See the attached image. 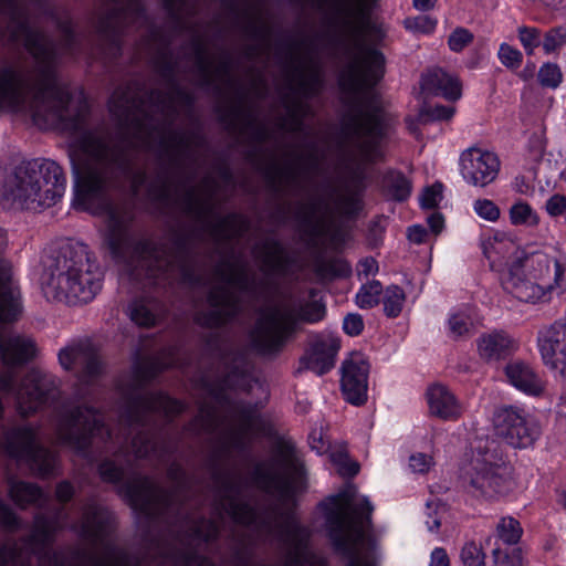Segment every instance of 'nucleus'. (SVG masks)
Returning <instances> with one entry per match:
<instances>
[{"label":"nucleus","mask_w":566,"mask_h":566,"mask_svg":"<svg viewBox=\"0 0 566 566\" xmlns=\"http://www.w3.org/2000/svg\"><path fill=\"white\" fill-rule=\"evenodd\" d=\"M198 9L199 0H99L94 27L103 54L119 56L129 24L147 27L142 45L165 86L149 90L136 80L117 87L108 102L113 129L92 125L86 98L72 99L56 76L57 48L31 14L57 19L49 0H3L10 40L22 42L35 61L34 70L3 67V112L28 114L41 129L74 136L73 205L107 216L103 249L135 280L161 287L203 285L198 244L208 237L218 249H231L214 266L220 283L212 287H259L231 247L250 230V220L218 214L220 182L211 174L192 185L205 139L195 126L174 127L180 113L195 123V97L180 78L191 76L218 97L234 85L232 55L221 50L214 59L189 21Z\"/></svg>","instance_id":"1"},{"label":"nucleus","mask_w":566,"mask_h":566,"mask_svg":"<svg viewBox=\"0 0 566 566\" xmlns=\"http://www.w3.org/2000/svg\"><path fill=\"white\" fill-rule=\"evenodd\" d=\"M61 367L73 371L78 381L75 402L64 407L57 417L56 434L60 442L88 460H93L91 447L96 439L109 451L119 450L115 459H105L98 467L103 481L117 483L124 479L126 464H130L123 444L136 431L132 451L136 458L154 454L159 461L177 449L165 426L184 410L180 401L163 392H149L146 386L163 370L177 365L174 349L150 357H139L132 371L117 381L119 394L118 419L120 432L113 437L106 428L99 409L86 401L84 386L94 385L104 371L98 348L90 338L71 340L57 353Z\"/></svg>","instance_id":"2"},{"label":"nucleus","mask_w":566,"mask_h":566,"mask_svg":"<svg viewBox=\"0 0 566 566\" xmlns=\"http://www.w3.org/2000/svg\"><path fill=\"white\" fill-rule=\"evenodd\" d=\"M327 4L338 32L331 44L346 64L338 85L345 94L346 109L340 119L338 146L352 160L376 163L381 158L379 142L384 135L381 109L363 96L385 74V56L364 42L365 20L377 0H321Z\"/></svg>","instance_id":"3"},{"label":"nucleus","mask_w":566,"mask_h":566,"mask_svg":"<svg viewBox=\"0 0 566 566\" xmlns=\"http://www.w3.org/2000/svg\"><path fill=\"white\" fill-rule=\"evenodd\" d=\"M69 523L61 506L52 516L38 514L31 534L21 543L0 548V566H144L147 556H135L116 546L112 534L115 516L95 502L87 503L81 521L72 524L90 547H73L53 552L50 547L54 533Z\"/></svg>","instance_id":"4"},{"label":"nucleus","mask_w":566,"mask_h":566,"mask_svg":"<svg viewBox=\"0 0 566 566\" xmlns=\"http://www.w3.org/2000/svg\"><path fill=\"white\" fill-rule=\"evenodd\" d=\"M220 122L231 133L244 138L249 145L247 157L258 165L269 188L276 195L300 192L305 190V182L311 176L321 172L322 159L317 154V145L311 142L308 151L296 156L295 164L281 165L274 159L261 163L266 149L264 144L275 142L274 130L260 119L259 107L250 101L249 93L242 88L237 92V99L226 106L218 107Z\"/></svg>","instance_id":"5"},{"label":"nucleus","mask_w":566,"mask_h":566,"mask_svg":"<svg viewBox=\"0 0 566 566\" xmlns=\"http://www.w3.org/2000/svg\"><path fill=\"white\" fill-rule=\"evenodd\" d=\"M42 264V284L55 300L86 304L102 287L103 271L83 243L60 244L44 256Z\"/></svg>","instance_id":"6"},{"label":"nucleus","mask_w":566,"mask_h":566,"mask_svg":"<svg viewBox=\"0 0 566 566\" xmlns=\"http://www.w3.org/2000/svg\"><path fill=\"white\" fill-rule=\"evenodd\" d=\"M36 355L35 342L24 335L0 336V357L4 369L0 371V392L15 394L17 410L21 417H28L60 398V380L50 373L31 369L22 378L15 390L17 373L20 367Z\"/></svg>","instance_id":"7"},{"label":"nucleus","mask_w":566,"mask_h":566,"mask_svg":"<svg viewBox=\"0 0 566 566\" xmlns=\"http://www.w3.org/2000/svg\"><path fill=\"white\" fill-rule=\"evenodd\" d=\"M65 184L60 165L36 158L15 167L4 180L3 195L27 209L36 210L55 205L64 193Z\"/></svg>","instance_id":"8"},{"label":"nucleus","mask_w":566,"mask_h":566,"mask_svg":"<svg viewBox=\"0 0 566 566\" xmlns=\"http://www.w3.org/2000/svg\"><path fill=\"white\" fill-rule=\"evenodd\" d=\"M325 314V305L317 300L305 303L298 312L279 305L260 307L250 333L251 343L262 355L275 354L282 349L297 322L316 323L323 319Z\"/></svg>","instance_id":"9"},{"label":"nucleus","mask_w":566,"mask_h":566,"mask_svg":"<svg viewBox=\"0 0 566 566\" xmlns=\"http://www.w3.org/2000/svg\"><path fill=\"white\" fill-rule=\"evenodd\" d=\"M365 182L360 175L352 176L334 198V207L323 197H312L298 201L295 206V219L305 231L313 235L324 233L335 214L348 219L355 218L363 209Z\"/></svg>","instance_id":"10"},{"label":"nucleus","mask_w":566,"mask_h":566,"mask_svg":"<svg viewBox=\"0 0 566 566\" xmlns=\"http://www.w3.org/2000/svg\"><path fill=\"white\" fill-rule=\"evenodd\" d=\"M321 87L322 78L317 70L294 65L287 76L286 90L281 93L285 114L277 117V128L292 134L304 133V120L312 115V107L305 98L318 94Z\"/></svg>","instance_id":"11"},{"label":"nucleus","mask_w":566,"mask_h":566,"mask_svg":"<svg viewBox=\"0 0 566 566\" xmlns=\"http://www.w3.org/2000/svg\"><path fill=\"white\" fill-rule=\"evenodd\" d=\"M233 28L251 40L243 48V56L249 61L269 57L271 50V25L264 20L262 6L258 0H221Z\"/></svg>","instance_id":"12"},{"label":"nucleus","mask_w":566,"mask_h":566,"mask_svg":"<svg viewBox=\"0 0 566 566\" xmlns=\"http://www.w3.org/2000/svg\"><path fill=\"white\" fill-rule=\"evenodd\" d=\"M3 444L9 457L27 465L34 475L49 478L54 474L56 457L40 444L34 428L22 426L8 430Z\"/></svg>","instance_id":"13"},{"label":"nucleus","mask_w":566,"mask_h":566,"mask_svg":"<svg viewBox=\"0 0 566 566\" xmlns=\"http://www.w3.org/2000/svg\"><path fill=\"white\" fill-rule=\"evenodd\" d=\"M460 480L469 494L485 500L505 496L515 488L509 467L490 463L483 459L473 460L462 471Z\"/></svg>","instance_id":"14"},{"label":"nucleus","mask_w":566,"mask_h":566,"mask_svg":"<svg viewBox=\"0 0 566 566\" xmlns=\"http://www.w3.org/2000/svg\"><path fill=\"white\" fill-rule=\"evenodd\" d=\"M495 434L513 448H527L535 440V431L530 427L524 410L504 406L493 413Z\"/></svg>","instance_id":"15"},{"label":"nucleus","mask_w":566,"mask_h":566,"mask_svg":"<svg viewBox=\"0 0 566 566\" xmlns=\"http://www.w3.org/2000/svg\"><path fill=\"white\" fill-rule=\"evenodd\" d=\"M461 175L475 187H485L493 182L499 174L497 156L480 148H469L460 157Z\"/></svg>","instance_id":"16"},{"label":"nucleus","mask_w":566,"mask_h":566,"mask_svg":"<svg viewBox=\"0 0 566 566\" xmlns=\"http://www.w3.org/2000/svg\"><path fill=\"white\" fill-rule=\"evenodd\" d=\"M369 365L360 354L354 353L342 366V391L345 399L356 406L367 400Z\"/></svg>","instance_id":"17"},{"label":"nucleus","mask_w":566,"mask_h":566,"mask_svg":"<svg viewBox=\"0 0 566 566\" xmlns=\"http://www.w3.org/2000/svg\"><path fill=\"white\" fill-rule=\"evenodd\" d=\"M538 347L544 365L566 378V324L554 323L538 338Z\"/></svg>","instance_id":"18"},{"label":"nucleus","mask_w":566,"mask_h":566,"mask_svg":"<svg viewBox=\"0 0 566 566\" xmlns=\"http://www.w3.org/2000/svg\"><path fill=\"white\" fill-rule=\"evenodd\" d=\"M525 272L520 269V262H512L507 273L502 279L503 289L521 302L535 303L547 301L544 284L541 281L525 277Z\"/></svg>","instance_id":"19"},{"label":"nucleus","mask_w":566,"mask_h":566,"mask_svg":"<svg viewBox=\"0 0 566 566\" xmlns=\"http://www.w3.org/2000/svg\"><path fill=\"white\" fill-rule=\"evenodd\" d=\"M429 415L443 421L458 420L463 412L454 394L442 384H432L426 391Z\"/></svg>","instance_id":"20"},{"label":"nucleus","mask_w":566,"mask_h":566,"mask_svg":"<svg viewBox=\"0 0 566 566\" xmlns=\"http://www.w3.org/2000/svg\"><path fill=\"white\" fill-rule=\"evenodd\" d=\"M420 88L426 95L443 96L448 101H457L462 94L459 78L440 67L428 70L422 74Z\"/></svg>","instance_id":"21"},{"label":"nucleus","mask_w":566,"mask_h":566,"mask_svg":"<svg viewBox=\"0 0 566 566\" xmlns=\"http://www.w3.org/2000/svg\"><path fill=\"white\" fill-rule=\"evenodd\" d=\"M505 375L512 386L527 395L539 396L544 391V381L525 361H510L505 367Z\"/></svg>","instance_id":"22"},{"label":"nucleus","mask_w":566,"mask_h":566,"mask_svg":"<svg viewBox=\"0 0 566 566\" xmlns=\"http://www.w3.org/2000/svg\"><path fill=\"white\" fill-rule=\"evenodd\" d=\"M253 254L261 262V269L265 273L282 272L289 265V258L282 243L273 238H266L256 244Z\"/></svg>","instance_id":"23"},{"label":"nucleus","mask_w":566,"mask_h":566,"mask_svg":"<svg viewBox=\"0 0 566 566\" xmlns=\"http://www.w3.org/2000/svg\"><path fill=\"white\" fill-rule=\"evenodd\" d=\"M514 349V339L503 331L483 334L478 340L479 354L482 359L488 361L503 359Z\"/></svg>","instance_id":"24"},{"label":"nucleus","mask_w":566,"mask_h":566,"mask_svg":"<svg viewBox=\"0 0 566 566\" xmlns=\"http://www.w3.org/2000/svg\"><path fill=\"white\" fill-rule=\"evenodd\" d=\"M482 250L484 256L490 261L491 268L506 265L507 270L510 264L522 253V250L514 241L507 238H490L482 242Z\"/></svg>","instance_id":"25"},{"label":"nucleus","mask_w":566,"mask_h":566,"mask_svg":"<svg viewBox=\"0 0 566 566\" xmlns=\"http://www.w3.org/2000/svg\"><path fill=\"white\" fill-rule=\"evenodd\" d=\"M166 313L165 303L156 297H140L129 306L132 321L143 327L155 326Z\"/></svg>","instance_id":"26"},{"label":"nucleus","mask_w":566,"mask_h":566,"mask_svg":"<svg viewBox=\"0 0 566 566\" xmlns=\"http://www.w3.org/2000/svg\"><path fill=\"white\" fill-rule=\"evenodd\" d=\"M338 349L339 344L336 340H323L314 344L310 355L304 359L306 369L319 376L326 374L334 367Z\"/></svg>","instance_id":"27"},{"label":"nucleus","mask_w":566,"mask_h":566,"mask_svg":"<svg viewBox=\"0 0 566 566\" xmlns=\"http://www.w3.org/2000/svg\"><path fill=\"white\" fill-rule=\"evenodd\" d=\"M512 262H520V269L536 280L544 281L545 276L549 274L551 264L553 260L543 252H533L531 254H526L523 250L518 258L514 259Z\"/></svg>","instance_id":"28"},{"label":"nucleus","mask_w":566,"mask_h":566,"mask_svg":"<svg viewBox=\"0 0 566 566\" xmlns=\"http://www.w3.org/2000/svg\"><path fill=\"white\" fill-rule=\"evenodd\" d=\"M314 272L321 280L332 281L348 276L352 273V268L347 261L340 258H319L314 262Z\"/></svg>","instance_id":"29"},{"label":"nucleus","mask_w":566,"mask_h":566,"mask_svg":"<svg viewBox=\"0 0 566 566\" xmlns=\"http://www.w3.org/2000/svg\"><path fill=\"white\" fill-rule=\"evenodd\" d=\"M9 494L12 501L20 507L38 503L42 500V490L33 483L23 481H10Z\"/></svg>","instance_id":"30"},{"label":"nucleus","mask_w":566,"mask_h":566,"mask_svg":"<svg viewBox=\"0 0 566 566\" xmlns=\"http://www.w3.org/2000/svg\"><path fill=\"white\" fill-rule=\"evenodd\" d=\"M382 182L391 198L397 201H405L411 193V181L401 171L389 170Z\"/></svg>","instance_id":"31"},{"label":"nucleus","mask_w":566,"mask_h":566,"mask_svg":"<svg viewBox=\"0 0 566 566\" xmlns=\"http://www.w3.org/2000/svg\"><path fill=\"white\" fill-rule=\"evenodd\" d=\"M499 538L507 545H515L521 539L523 528L520 522L511 516L502 517L496 526Z\"/></svg>","instance_id":"32"},{"label":"nucleus","mask_w":566,"mask_h":566,"mask_svg":"<svg viewBox=\"0 0 566 566\" xmlns=\"http://www.w3.org/2000/svg\"><path fill=\"white\" fill-rule=\"evenodd\" d=\"M510 220L514 226L533 227L538 223L537 214L528 203L523 201H518L511 207Z\"/></svg>","instance_id":"33"},{"label":"nucleus","mask_w":566,"mask_h":566,"mask_svg":"<svg viewBox=\"0 0 566 566\" xmlns=\"http://www.w3.org/2000/svg\"><path fill=\"white\" fill-rule=\"evenodd\" d=\"M382 286L379 281L364 284L356 295V303L360 308H371L379 303Z\"/></svg>","instance_id":"34"},{"label":"nucleus","mask_w":566,"mask_h":566,"mask_svg":"<svg viewBox=\"0 0 566 566\" xmlns=\"http://www.w3.org/2000/svg\"><path fill=\"white\" fill-rule=\"evenodd\" d=\"M405 301L403 290L399 286H390L386 290L384 297V311L387 316L396 317L399 315Z\"/></svg>","instance_id":"35"},{"label":"nucleus","mask_w":566,"mask_h":566,"mask_svg":"<svg viewBox=\"0 0 566 566\" xmlns=\"http://www.w3.org/2000/svg\"><path fill=\"white\" fill-rule=\"evenodd\" d=\"M449 331L453 339L470 336L473 331V322L471 317L463 313L453 314L449 318Z\"/></svg>","instance_id":"36"},{"label":"nucleus","mask_w":566,"mask_h":566,"mask_svg":"<svg viewBox=\"0 0 566 566\" xmlns=\"http://www.w3.org/2000/svg\"><path fill=\"white\" fill-rule=\"evenodd\" d=\"M538 82L544 87L556 88L563 80L559 66L555 63H545L537 73Z\"/></svg>","instance_id":"37"},{"label":"nucleus","mask_w":566,"mask_h":566,"mask_svg":"<svg viewBox=\"0 0 566 566\" xmlns=\"http://www.w3.org/2000/svg\"><path fill=\"white\" fill-rule=\"evenodd\" d=\"M447 512V506L441 501H431L427 503L426 511L423 513L430 532L438 531L441 525V520Z\"/></svg>","instance_id":"38"},{"label":"nucleus","mask_w":566,"mask_h":566,"mask_svg":"<svg viewBox=\"0 0 566 566\" xmlns=\"http://www.w3.org/2000/svg\"><path fill=\"white\" fill-rule=\"evenodd\" d=\"M453 107L436 105L434 107H423L420 109L417 122L419 124H428L432 120L450 119L454 114Z\"/></svg>","instance_id":"39"},{"label":"nucleus","mask_w":566,"mask_h":566,"mask_svg":"<svg viewBox=\"0 0 566 566\" xmlns=\"http://www.w3.org/2000/svg\"><path fill=\"white\" fill-rule=\"evenodd\" d=\"M566 44V29L564 27H555L548 30L543 40V50L549 54L558 51Z\"/></svg>","instance_id":"40"},{"label":"nucleus","mask_w":566,"mask_h":566,"mask_svg":"<svg viewBox=\"0 0 566 566\" xmlns=\"http://www.w3.org/2000/svg\"><path fill=\"white\" fill-rule=\"evenodd\" d=\"M554 276L553 282L542 281L546 291V297L553 292L562 294L566 290V269L557 260H553Z\"/></svg>","instance_id":"41"},{"label":"nucleus","mask_w":566,"mask_h":566,"mask_svg":"<svg viewBox=\"0 0 566 566\" xmlns=\"http://www.w3.org/2000/svg\"><path fill=\"white\" fill-rule=\"evenodd\" d=\"M494 566H523L522 549L513 548L511 552H504L501 548H494L492 552Z\"/></svg>","instance_id":"42"},{"label":"nucleus","mask_w":566,"mask_h":566,"mask_svg":"<svg viewBox=\"0 0 566 566\" xmlns=\"http://www.w3.org/2000/svg\"><path fill=\"white\" fill-rule=\"evenodd\" d=\"M460 556L464 566H484L485 556L482 548L473 542L463 546Z\"/></svg>","instance_id":"43"},{"label":"nucleus","mask_w":566,"mask_h":566,"mask_svg":"<svg viewBox=\"0 0 566 566\" xmlns=\"http://www.w3.org/2000/svg\"><path fill=\"white\" fill-rule=\"evenodd\" d=\"M57 25L62 34V50L70 54L77 53V36L73 31L70 21L57 20Z\"/></svg>","instance_id":"44"},{"label":"nucleus","mask_w":566,"mask_h":566,"mask_svg":"<svg viewBox=\"0 0 566 566\" xmlns=\"http://www.w3.org/2000/svg\"><path fill=\"white\" fill-rule=\"evenodd\" d=\"M473 41V34L464 29L457 28L448 39V44L451 51L461 52L465 46L471 44Z\"/></svg>","instance_id":"45"},{"label":"nucleus","mask_w":566,"mask_h":566,"mask_svg":"<svg viewBox=\"0 0 566 566\" xmlns=\"http://www.w3.org/2000/svg\"><path fill=\"white\" fill-rule=\"evenodd\" d=\"M499 59L506 67L517 69L522 64L523 55L517 49L502 43L499 50Z\"/></svg>","instance_id":"46"},{"label":"nucleus","mask_w":566,"mask_h":566,"mask_svg":"<svg viewBox=\"0 0 566 566\" xmlns=\"http://www.w3.org/2000/svg\"><path fill=\"white\" fill-rule=\"evenodd\" d=\"M518 39L527 54H533L539 45V30L536 28L520 27Z\"/></svg>","instance_id":"47"},{"label":"nucleus","mask_w":566,"mask_h":566,"mask_svg":"<svg viewBox=\"0 0 566 566\" xmlns=\"http://www.w3.org/2000/svg\"><path fill=\"white\" fill-rule=\"evenodd\" d=\"M474 211L484 220L495 222L501 214L500 208L489 199H478L474 202Z\"/></svg>","instance_id":"48"},{"label":"nucleus","mask_w":566,"mask_h":566,"mask_svg":"<svg viewBox=\"0 0 566 566\" xmlns=\"http://www.w3.org/2000/svg\"><path fill=\"white\" fill-rule=\"evenodd\" d=\"M332 461L337 465L338 473L343 476H354L359 471L357 462L350 461L348 457L342 452L333 453Z\"/></svg>","instance_id":"49"},{"label":"nucleus","mask_w":566,"mask_h":566,"mask_svg":"<svg viewBox=\"0 0 566 566\" xmlns=\"http://www.w3.org/2000/svg\"><path fill=\"white\" fill-rule=\"evenodd\" d=\"M403 24L406 29L421 33H430L436 28V21L428 15L407 18Z\"/></svg>","instance_id":"50"},{"label":"nucleus","mask_w":566,"mask_h":566,"mask_svg":"<svg viewBox=\"0 0 566 566\" xmlns=\"http://www.w3.org/2000/svg\"><path fill=\"white\" fill-rule=\"evenodd\" d=\"M442 198V185L437 182L431 187H427L421 197L420 205L424 209H433L438 206L439 200Z\"/></svg>","instance_id":"51"},{"label":"nucleus","mask_w":566,"mask_h":566,"mask_svg":"<svg viewBox=\"0 0 566 566\" xmlns=\"http://www.w3.org/2000/svg\"><path fill=\"white\" fill-rule=\"evenodd\" d=\"M343 328L350 336L359 335L364 329V321L359 314H347L344 318Z\"/></svg>","instance_id":"52"},{"label":"nucleus","mask_w":566,"mask_h":566,"mask_svg":"<svg viewBox=\"0 0 566 566\" xmlns=\"http://www.w3.org/2000/svg\"><path fill=\"white\" fill-rule=\"evenodd\" d=\"M409 462L413 472L426 473L432 465V458L424 453H418L411 455Z\"/></svg>","instance_id":"53"},{"label":"nucleus","mask_w":566,"mask_h":566,"mask_svg":"<svg viewBox=\"0 0 566 566\" xmlns=\"http://www.w3.org/2000/svg\"><path fill=\"white\" fill-rule=\"evenodd\" d=\"M0 524L8 530L18 527V518L11 507L0 500Z\"/></svg>","instance_id":"54"},{"label":"nucleus","mask_w":566,"mask_h":566,"mask_svg":"<svg viewBox=\"0 0 566 566\" xmlns=\"http://www.w3.org/2000/svg\"><path fill=\"white\" fill-rule=\"evenodd\" d=\"M546 210L551 216H560L566 211V197L554 195L546 202Z\"/></svg>","instance_id":"55"},{"label":"nucleus","mask_w":566,"mask_h":566,"mask_svg":"<svg viewBox=\"0 0 566 566\" xmlns=\"http://www.w3.org/2000/svg\"><path fill=\"white\" fill-rule=\"evenodd\" d=\"M55 494L61 503H66L73 497L74 489L70 482L63 481L57 484Z\"/></svg>","instance_id":"56"},{"label":"nucleus","mask_w":566,"mask_h":566,"mask_svg":"<svg viewBox=\"0 0 566 566\" xmlns=\"http://www.w3.org/2000/svg\"><path fill=\"white\" fill-rule=\"evenodd\" d=\"M430 566H450L449 557L443 548H436L432 552Z\"/></svg>","instance_id":"57"},{"label":"nucleus","mask_w":566,"mask_h":566,"mask_svg":"<svg viewBox=\"0 0 566 566\" xmlns=\"http://www.w3.org/2000/svg\"><path fill=\"white\" fill-rule=\"evenodd\" d=\"M427 237V230L422 226H413L408 230V238L410 241L420 244Z\"/></svg>","instance_id":"58"},{"label":"nucleus","mask_w":566,"mask_h":566,"mask_svg":"<svg viewBox=\"0 0 566 566\" xmlns=\"http://www.w3.org/2000/svg\"><path fill=\"white\" fill-rule=\"evenodd\" d=\"M218 175L226 186L234 187L233 174L229 166L224 164L219 165Z\"/></svg>","instance_id":"59"},{"label":"nucleus","mask_w":566,"mask_h":566,"mask_svg":"<svg viewBox=\"0 0 566 566\" xmlns=\"http://www.w3.org/2000/svg\"><path fill=\"white\" fill-rule=\"evenodd\" d=\"M428 224L434 234H439L443 229L444 220L441 213H432L428 217Z\"/></svg>","instance_id":"60"},{"label":"nucleus","mask_w":566,"mask_h":566,"mask_svg":"<svg viewBox=\"0 0 566 566\" xmlns=\"http://www.w3.org/2000/svg\"><path fill=\"white\" fill-rule=\"evenodd\" d=\"M378 270L377 262L373 258H368L359 262V272L368 275Z\"/></svg>","instance_id":"61"},{"label":"nucleus","mask_w":566,"mask_h":566,"mask_svg":"<svg viewBox=\"0 0 566 566\" xmlns=\"http://www.w3.org/2000/svg\"><path fill=\"white\" fill-rule=\"evenodd\" d=\"M258 98H264L268 94V85L262 77H255L252 82Z\"/></svg>","instance_id":"62"},{"label":"nucleus","mask_w":566,"mask_h":566,"mask_svg":"<svg viewBox=\"0 0 566 566\" xmlns=\"http://www.w3.org/2000/svg\"><path fill=\"white\" fill-rule=\"evenodd\" d=\"M381 232H382V228L380 227V221L379 220L371 221L370 226H369V235L375 244L378 243Z\"/></svg>","instance_id":"63"},{"label":"nucleus","mask_w":566,"mask_h":566,"mask_svg":"<svg viewBox=\"0 0 566 566\" xmlns=\"http://www.w3.org/2000/svg\"><path fill=\"white\" fill-rule=\"evenodd\" d=\"M437 0H413V6L420 11H429L434 8Z\"/></svg>","instance_id":"64"}]
</instances>
